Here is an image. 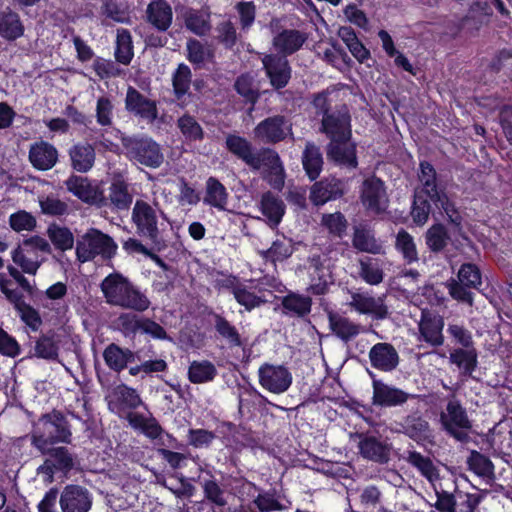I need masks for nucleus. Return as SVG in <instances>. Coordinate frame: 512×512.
<instances>
[{"instance_id":"obj_1","label":"nucleus","mask_w":512,"mask_h":512,"mask_svg":"<svg viewBox=\"0 0 512 512\" xmlns=\"http://www.w3.org/2000/svg\"><path fill=\"white\" fill-rule=\"evenodd\" d=\"M101 292L107 304L123 310L143 313L151 301L138 285L120 272L109 273L100 283Z\"/></svg>"},{"instance_id":"obj_2","label":"nucleus","mask_w":512,"mask_h":512,"mask_svg":"<svg viewBox=\"0 0 512 512\" xmlns=\"http://www.w3.org/2000/svg\"><path fill=\"white\" fill-rule=\"evenodd\" d=\"M71 441V425L65 415L56 409L43 414L31 434V444L39 452H44V449L49 445L70 444Z\"/></svg>"},{"instance_id":"obj_3","label":"nucleus","mask_w":512,"mask_h":512,"mask_svg":"<svg viewBox=\"0 0 512 512\" xmlns=\"http://www.w3.org/2000/svg\"><path fill=\"white\" fill-rule=\"evenodd\" d=\"M118 250L114 239L97 228H90L76 242V257L84 263L94 260L97 256L105 261L113 259Z\"/></svg>"},{"instance_id":"obj_4","label":"nucleus","mask_w":512,"mask_h":512,"mask_svg":"<svg viewBox=\"0 0 512 512\" xmlns=\"http://www.w3.org/2000/svg\"><path fill=\"white\" fill-rule=\"evenodd\" d=\"M482 285V272L474 263H463L457 273V279L450 278L446 282L449 295L452 299L472 306L474 293L471 289L480 290Z\"/></svg>"},{"instance_id":"obj_5","label":"nucleus","mask_w":512,"mask_h":512,"mask_svg":"<svg viewBox=\"0 0 512 512\" xmlns=\"http://www.w3.org/2000/svg\"><path fill=\"white\" fill-rule=\"evenodd\" d=\"M122 145L127 157L140 165L157 169L164 162L160 144L148 136H131L123 138Z\"/></svg>"},{"instance_id":"obj_6","label":"nucleus","mask_w":512,"mask_h":512,"mask_svg":"<svg viewBox=\"0 0 512 512\" xmlns=\"http://www.w3.org/2000/svg\"><path fill=\"white\" fill-rule=\"evenodd\" d=\"M126 420L135 431H139L146 438L156 441L161 447L179 449L183 446L173 434L167 432L161 426L152 414L146 417L141 413H129Z\"/></svg>"},{"instance_id":"obj_7","label":"nucleus","mask_w":512,"mask_h":512,"mask_svg":"<svg viewBox=\"0 0 512 512\" xmlns=\"http://www.w3.org/2000/svg\"><path fill=\"white\" fill-rule=\"evenodd\" d=\"M440 422L444 431L455 440L461 443L470 440L468 432L472 429V422L459 400L448 401L446 413L440 415Z\"/></svg>"},{"instance_id":"obj_8","label":"nucleus","mask_w":512,"mask_h":512,"mask_svg":"<svg viewBox=\"0 0 512 512\" xmlns=\"http://www.w3.org/2000/svg\"><path fill=\"white\" fill-rule=\"evenodd\" d=\"M131 219L140 238L147 240L153 246L161 243L157 212L152 205L142 199L136 200Z\"/></svg>"},{"instance_id":"obj_9","label":"nucleus","mask_w":512,"mask_h":512,"mask_svg":"<svg viewBox=\"0 0 512 512\" xmlns=\"http://www.w3.org/2000/svg\"><path fill=\"white\" fill-rule=\"evenodd\" d=\"M253 133L261 143L275 145L293 137V123L285 115L275 114L261 120Z\"/></svg>"},{"instance_id":"obj_10","label":"nucleus","mask_w":512,"mask_h":512,"mask_svg":"<svg viewBox=\"0 0 512 512\" xmlns=\"http://www.w3.org/2000/svg\"><path fill=\"white\" fill-rule=\"evenodd\" d=\"M12 280L4 273H0V291L6 300L13 305L20 320L32 331L37 332L43 324L41 315L37 309L24 301V296L17 289H12Z\"/></svg>"},{"instance_id":"obj_11","label":"nucleus","mask_w":512,"mask_h":512,"mask_svg":"<svg viewBox=\"0 0 512 512\" xmlns=\"http://www.w3.org/2000/svg\"><path fill=\"white\" fill-rule=\"evenodd\" d=\"M273 34L272 46L277 55L285 58L298 52L308 39L307 33L297 29H282L281 19L273 17L268 25Z\"/></svg>"},{"instance_id":"obj_12","label":"nucleus","mask_w":512,"mask_h":512,"mask_svg":"<svg viewBox=\"0 0 512 512\" xmlns=\"http://www.w3.org/2000/svg\"><path fill=\"white\" fill-rule=\"evenodd\" d=\"M261 63L270 86L280 93L292 79V67L288 58L284 55L268 53L261 58Z\"/></svg>"},{"instance_id":"obj_13","label":"nucleus","mask_w":512,"mask_h":512,"mask_svg":"<svg viewBox=\"0 0 512 512\" xmlns=\"http://www.w3.org/2000/svg\"><path fill=\"white\" fill-rule=\"evenodd\" d=\"M258 156V164L252 166L251 169L263 168V179L272 188L281 190L285 183V169L278 152L272 148L263 147L258 150Z\"/></svg>"},{"instance_id":"obj_14","label":"nucleus","mask_w":512,"mask_h":512,"mask_svg":"<svg viewBox=\"0 0 512 512\" xmlns=\"http://www.w3.org/2000/svg\"><path fill=\"white\" fill-rule=\"evenodd\" d=\"M360 199L367 210L375 214L384 213L388 204L384 181L376 175L364 179L360 190Z\"/></svg>"},{"instance_id":"obj_15","label":"nucleus","mask_w":512,"mask_h":512,"mask_svg":"<svg viewBox=\"0 0 512 512\" xmlns=\"http://www.w3.org/2000/svg\"><path fill=\"white\" fill-rule=\"evenodd\" d=\"M259 384L274 394L286 392L292 384V375L283 365L263 363L258 369Z\"/></svg>"},{"instance_id":"obj_16","label":"nucleus","mask_w":512,"mask_h":512,"mask_svg":"<svg viewBox=\"0 0 512 512\" xmlns=\"http://www.w3.org/2000/svg\"><path fill=\"white\" fill-rule=\"evenodd\" d=\"M320 132L331 141L352 137L351 115L346 105L335 109L331 114L321 119Z\"/></svg>"},{"instance_id":"obj_17","label":"nucleus","mask_w":512,"mask_h":512,"mask_svg":"<svg viewBox=\"0 0 512 512\" xmlns=\"http://www.w3.org/2000/svg\"><path fill=\"white\" fill-rule=\"evenodd\" d=\"M400 432L416 442L419 446L435 445L434 431L430 423L420 414L413 413L403 418Z\"/></svg>"},{"instance_id":"obj_18","label":"nucleus","mask_w":512,"mask_h":512,"mask_svg":"<svg viewBox=\"0 0 512 512\" xmlns=\"http://www.w3.org/2000/svg\"><path fill=\"white\" fill-rule=\"evenodd\" d=\"M326 155L329 161L348 169L358 166L357 145L352 137L332 139L326 146Z\"/></svg>"},{"instance_id":"obj_19","label":"nucleus","mask_w":512,"mask_h":512,"mask_svg":"<svg viewBox=\"0 0 512 512\" xmlns=\"http://www.w3.org/2000/svg\"><path fill=\"white\" fill-rule=\"evenodd\" d=\"M92 500L87 488L69 484L62 490L59 504L62 512H88L92 507Z\"/></svg>"},{"instance_id":"obj_20","label":"nucleus","mask_w":512,"mask_h":512,"mask_svg":"<svg viewBox=\"0 0 512 512\" xmlns=\"http://www.w3.org/2000/svg\"><path fill=\"white\" fill-rule=\"evenodd\" d=\"M346 193V184L334 176L316 181L310 188L309 199L315 206L341 198Z\"/></svg>"},{"instance_id":"obj_21","label":"nucleus","mask_w":512,"mask_h":512,"mask_svg":"<svg viewBox=\"0 0 512 512\" xmlns=\"http://www.w3.org/2000/svg\"><path fill=\"white\" fill-rule=\"evenodd\" d=\"M144 405L139 392L121 383L113 389L112 400L109 402V409L119 416L125 414V418L129 413H135L138 407Z\"/></svg>"},{"instance_id":"obj_22","label":"nucleus","mask_w":512,"mask_h":512,"mask_svg":"<svg viewBox=\"0 0 512 512\" xmlns=\"http://www.w3.org/2000/svg\"><path fill=\"white\" fill-rule=\"evenodd\" d=\"M125 109L130 114L153 122L158 117L157 103L133 86H128L125 97Z\"/></svg>"},{"instance_id":"obj_23","label":"nucleus","mask_w":512,"mask_h":512,"mask_svg":"<svg viewBox=\"0 0 512 512\" xmlns=\"http://www.w3.org/2000/svg\"><path fill=\"white\" fill-rule=\"evenodd\" d=\"M444 318L436 311L422 309L419 322V332L423 340L433 347L444 344Z\"/></svg>"},{"instance_id":"obj_24","label":"nucleus","mask_w":512,"mask_h":512,"mask_svg":"<svg viewBox=\"0 0 512 512\" xmlns=\"http://www.w3.org/2000/svg\"><path fill=\"white\" fill-rule=\"evenodd\" d=\"M372 387V404L378 407L400 406L408 399L419 397L418 395L409 394L400 388L390 386L379 380H374Z\"/></svg>"},{"instance_id":"obj_25","label":"nucleus","mask_w":512,"mask_h":512,"mask_svg":"<svg viewBox=\"0 0 512 512\" xmlns=\"http://www.w3.org/2000/svg\"><path fill=\"white\" fill-rule=\"evenodd\" d=\"M56 147L44 140L36 141L30 145L28 158L32 167L38 171L52 169L58 161Z\"/></svg>"},{"instance_id":"obj_26","label":"nucleus","mask_w":512,"mask_h":512,"mask_svg":"<svg viewBox=\"0 0 512 512\" xmlns=\"http://www.w3.org/2000/svg\"><path fill=\"white\" fill-rule=\"evenodd\" d=\"M369 360L373 368L383 372H391L397 368L400 358L392 344L378 342L371 347Z\"/></svg>"},{"instance_id":"obj_27","label":"nucleus","mask_w":512,"mask_h":512,"mask_svg":"<svg viewBox=\"0 0 512 512\" xmlns=\"http://www.w3.org/2000/svg\"><path fill=\"white\" fill-rule=\"evenodd\" d=\"M351 299V306L360 314L371 315L375 320H384L389 316L388 307L382 297L353 293Z\"/></svg>"},{"instance_id":"obj_28","label":"nucleus","mask_w":512,"mask_h":512,"mask_svg":"<svg viewBox=\"0 0 512 512\" xmlns=\"http://www.w3.org/2000/svg\"><path fill=\"white\" fill-rule=\"evenodd\" d=\"M226 150L236 158L243 161L250 168L258 164V150L255 152L253 144L244 136L229 133L225 137Z\"/></svg>"},{"instance_id":"obj_29","label":"nucleus","mask_w":512,"mask_h":512,"mask_svg":"<svg viewBox=\"0 0 512 512\" xmlns=\"http://www.w3.org/2000/svg\"><path fill=\"white\" fill-rule=\"evenodd\" d=\"M102 356L107 367L116 373L125 370L128 365L135 362L136 359L140 360L137 352L127 347H121L116 343L108 344Z\"/></svg>"},{"instance_id":"obj_30","label":"nucleus","mask_w":512,"mask_h":512,"mask_svg":"<svg viewBox=\"0 0 512 512\" xmlns=\"http://www.w3.org/2000/svg\"><path fill=\"white\" fill-rule=\"evenodd\" d=\"M68 156L74 171L87 173L95 164V147L88 142H77L68 149Z\"/></svg>"},{"instance_id":"obj_31","label":"nucleus","mask_w":512,"mask_h":512,"mask_svg":"<svg viewBox=\"0 0 512 512\" xmlns=\"http://www.w3.org/2000/svg\"><path fill=\"white\" fill-rule=\"evenodd\" d=\"M440 214L445 217L455 232L463 229V217L455 201L448 195L447 189L430 199Z\"/></svg>"},{"instance_id":"obj_32","label":"nucleus","mask_w":512,"mask_h":512,"mask_svg":"<svg viewBox=\"0 0 512 512\" xmlns=\"http://www.w3.org/2000/svg\"><path fill=\"white\" fill-rule=\"evenodd\" d=\"M146 20L159 32H166L173 22L171 5L165 0L151 1L146 9Z\"/></svg>"},{"instance_id":"obj_33","label":"nucleus","mask_w":512,"mask_h":512,"mask_svg":"<svg viewBox=\"0 0 512 512\" xmlns=\"http://www.w3.org/2000/svg\"><path fill=\"white\" fill-rule=\"evenodd\" d=\"M312 298L297 292L289 291L281 299V309L285 316L303 319L312 310Z\"/></svg>"},{"instance_id":"obj_34","label":"nucleus","mask_w":512,"mask_h":512,"mask_svg":"<svg viewBox=\"0 0 512 512\" xmlns=\"http://www.w3.org/2000/svg\"><path fill=\"white\" fill-rule=\"evenodd\" d=\"M286 206L281 198L267 191L262 194L260 211L271 229H277L285 214Z\"/></svg>"},{"instance_id":"obj_35","label":"nucleus","mask_w":512,"mask_h":512,"mask_svg":"<svg viewBox=\"0 0 512 512\" xmlns=\"http://www.w3.org/2000/svg\"><path fill=\"white\" fill-rule=\"evenodd\" d=\"M358 512H384L383 495L380 489L373 484L367 485L356 490L354 498Z\"/></svg>"},{"instance_id":"obj_36","label":"nucleus","mask_w":512,"mask_h":512,"mask_svg":"<svg viewBox=\"0 0 512 512\" xmlns=\"http://www.w3.org/2000/svg\"><path fill=\"white\" fill-rule=\"evenodd\" d=\"M42 455H48L49 458L45 460L44 466L49 469L51 473L54 471L68 473L74 467L73 455L69 452L67 447H46Z\"/></svg>"},{"instance_id":"obj_37","label":"nucleus","mask_w":512,"mask_h":512,"mask_svg":"<svg viewBox=\"0 0 512 512\" xmlns=\"http://www.w3.org/2000/svg\"><path fill=\"white\" fill-rule=\"evenodd\" d=\"M229 193L224 184L216 177L210 176L206 180L203 203L219 211L226 210Z\"/></svg>"},{"instance_id":"obj_38","label":"nucleus","mask_w":512,"mask_h":512,"mask_svg":"<svg viewBox=\"0 0 512 512\" xmlns=\"http://www.w3.org/2000/svg\"><path fill=\"white\" fill-rule=\"evenodd\" d=\"M222 479L229 493L233 494L242 502L250 501L259 491L256 484L239 474H229Z\"/></svg>"},{"instance_id":"obj_39","label":"nucleus","mask_w":512,"mask_h":512,"mask_svg":"<svg viewBox=\"0 0 512 512\" xmlns=\"http://www.w3.org/2000/svg\"><path fill=\"white\" fill-rule=\"evenodd\" d=\"M329 327L334 335L343 342H349L360 333V325L352 322L349 318L329 311L327 314Z\"/></svg>"},{"instance_id":"obj_40","label":"nucleus","mask_w":512,"mask_h":512,"mask_svg":"<svg viewBox=\"0 0 512 512\" xmlns=\"http://www.w3.org/2000/svg\"><path fill=\"white\" fill-rule=\"evenodd\" d=\"M358 447L360 454L368 460L380 464L386 463L389 460L387 446L375 436H361Z\"/></svg>"},{"instance_id":"obj_41","label":"nucleus","mask_w":512,"mask_h":512,"mask_svg":"<svg viewBox=\"0 0 512 512\" xmlns=\"http://www.w3.org/2000/svg\"><path fill=\"white\" fill-rule=\"evenodd\" d=\"M25 27L17 12L7 8L0 12V37L7 41H15L22 37Z\"/></svg>"},{"instance_id":"obj_42","label":"nucleus","mask_w":512,"mask_h":512,"mask_svg":"<svg viewBox=\"0 0 512 512\" xmlns=\"http://www.w3.org/2000/svg\"><path fill=\"white\" fill-rule=\"evenodd\" d=\"M449 360L456 365L461 376L471 377L478 365V353L473 347L456 348L450 353Z\"/></svg>"},{"instance_id":"obj_43","label":"nucleus","mask_w":512,"mask_h":512,"mask_svg":"<svg viewBox=\"0 0 512 512\" xmlns=\"http://www.w3.org/2000/svg\"><path fill=\"white\" fill-rule=\"evenodd\" d=\"M418 179L422 184V188L417 191L426 193L429 199L446 189L445 185L438 182L437 172L434 166L426 160L420 161L419 163Z\"/></svg>"},{"instance_id":"obj_44","label":"nucleus","mask_w":512,"mask_h":512,"mask_svg":"<svg viewBox=\"0 0 512 512\" xmlns=\"http://www.w3.org/2000/svg\"><path fill=\"white\" fill-rule=\"evenodd\" d=\"M65 186L70 193L84 203L93 204L97 201V190L87 177L72 174L65 181Z\"/></svg>"},{"instance_id":"obj_45","label":"nucleus","mask_w":512,"mask_h":512,"mask_svg":"<svg viewBox=\"0 0 512 512\" xmlns=\"http://www.w3.org/2000/svg\"><path fill=\"white\" fill-rule=\"evenodd\" d=\"M59 351L57 336L50 330L36 339L33 356L47 361H59Z\"/></svg>"},{"instance_id":"obj_46","label":"nucleus","mask_w":512,"mask_h":512,"mask_svg":"<svg viewBox=\"0 0 512 512\" xmlns=\"http://www.w3.org/2000/svg\"><path fill=\"white\" fill-rule=\"evenodd\" d=\"M406 461L430 484L434 485L440 479L439 470L430 457L424 456L418 451L409 450L407 451Z\"/></svg>"},{"instance_id":"obj_47","label":"nucleus","mask_w":512,"mask_h":512,"mask_svg":"<svg viewBox=\"0 0 512 512\" xmlns=\"http://www.w3.org/2000/svg\"><path fill=\"white\" fill-rule=\"evenodd\" d=\"M323 156L320 148L313 142H307L302 153V165L307 177L316 180L323 169Z\"/></svg>"},{"instance_id":"obj_48","label":"nucleus","mask_w":512,"mask_h":512,"mask_svg":"<svg viewBox=\"0 0 512 512\" xmlns=\"http://www.w3.org/2000/svg\"><path fill=\"white\" fill-rule=\"evenodd\" d=\"M338 36L345 43L353 57L359 62L364 63L370 57L369 49L357 37L355 30L350 26H342L338 30Z\"/></svg>"},{"instance_id":"obj_49","label":"nucleus","mask_w":512,"mask_h":512,"mask_svg":"<svg viewBox=\"0 0 512 512\" xmlns=\"http://www.w3.org/2000/svg\"><path fill=\"white\" fill-rule=\"evenodd\" d=\"M214 330L217 337L233 347L243 346L242 337L238 329L221 314L213 313Z\"/></svg>"},{"instance_id":"obj_50","label":"nucleus","mask_w":512,"mask_h":512,"mask_svg":"<svg viewBox=\"0 0 512 512\" xmlns=\"http://www.w3.org/2000/svg\"><path fill=\"white\" fill-rule=\"evenodd\" d=\"M424 238L429 251L436 254L442 252L451 240L447 227L441 222L432 224L425 232Z\"/></svg>"},{"instance_id":"obj_51","label":"nucleus","mask_w":512,"mask_h":512,"mask_svg":"<svg viewBox=\"0 0 512 512\" xmlns=\"http://www.w3.org/2000/svg\"><path fill=\"white\" fill-rule=\"evenodd\" d=\"M333 284L334 278L332 274L322 265H317L310 275V284L306 291L313 296H324L329 293L330 286Z\"/></svg>"},{"instance_id":"obj_52","label":"nucleus","mask_w":512,"mask_h":512,"mask_svg":"<svg viewBox=\"0 0 512 512\" xmlns=\"http://www.w3.org/2000/svg\"><path fill=\"white\" fill-rule=\"evenodd\" d=\"M218 371L215 365L209 360H194L188 367V380L193 384L211 382L217 376Z\"/></svg>"},{"instance_id":"obj_53","label":"nucleus","mask_w":512,"mask_h":512,"mask_svg":"<svg viewBox=\"0 0 512 512\" xmlns=\"http://www.w3.org/2000/svg\"><path fill=\"white\" fill-rule=\"evenodd\" d=\"M143 316L134 311L121 312L114 320V329L126 338H134L140 333Z\"/></svg>"},{"instance_id":"obj_54","label":"nucleus","mask_w":512,"mask_h":512,"mask_svg":"<svg viewBox=\"0 0 512 512\" xmlns=\"http://www.w3.org/2000/svg\"><path fill=\"white\" fill-rule=\"evenodd\" d=\"M109 199L111 204L119 209H128L133 196L130 194L127 182L122 177H116L109 187Z\"/></svg>"},{"instance_id":"obj_55","label":"nucleus","mask_w":512,"mask_h":512,"mask_svg":"<svg viewBox=\"0 0 512 512\" xmlns=\"http://www.w3.org/2000/svg\"><path fill=\"white\" fill-rule=\"evenodd\" d=\"M114 56L116 61L123 65H129L134 57L132 36L125 28L117 30Z\"/></svg>"},{"instance_id":"obj_56","label":"nucleus","mask_w":512,"mask_h":512,"mask_svg":"<svg viewBox=\"0 0 512 512\" xmlns=\"http://www.w3.org/2000/svg\"><path fill=\"white\" fill-rule=\"evenodd\" d=\"M177 128L188 142H200L205 138V132L196 118L185 113L177 119Z\"/></svg>"},{"instance_id":"obj_57","label":"nucleus","mask_w":512,"mask_h":512,"mask_svg":"<svg viewBox=\"0 0 512 512\" xmlns=\"http://www.w3.org/2000/svg\"><path fill=\"white\" fill-rule=\"evenodd\" d=\"M467 466L470 471L482 478H494V464L489 457L477 450H471L467 458Z\"/></svg>"},{"instance_id":"obj_58","label":"nucleus","mask_w":512,"mask_h":512,"mask_svg":"<svg viewBox=\"0 0 512 512\" xmlns=\"http://www.w3.org/2000/svg\"><path fill=\"white\" fill-rule=\"evenodd\" d=\"M291 239H276L270 248L259 252L261 258L272 263L283 262L293 254Z\"/></svg>"},{"instance_id":"obj_59","label":"nucleus","mask_w":512,"mask_h":512,"mask_svg":"<svg viewBox=\"0 0 512 512\" xmlns=\"http://www.w3.org/2000/svg\"><path fill=\"white\" fill-rule=\"evenodd\" d=\"M210 477L203 479L200 482L203 490L204 498L211 504L217 507H224L227 505V498L225 496V489L216 480L213 474L209 472Z\"/></svg>"},{"instance_id":"obj_60","label":"nucleus","mask_w":512,"mask_h":512,"mask_svg":"<svg viewBox=\"0 0 512 512\" xmlns=\"http://www.w3.org/2000/svg\"><path fill=\"white\" fill-rule=\"evenodd\" d=\"M431 204L433 203L426 193L414 192L410 215L416 225L423 226L428 221L432 208Z\"/></svg>"},{"instance_id":"obj_61","label":"nucleus","mask_w":512,"mask_h":512,"mask_svg":"<svg viewBox=\"0 0 512 512\" xmlns=\"http://www.w3.org/2000/svg\"><path fill=\"white\" fill-rule=\"evenodd\" d=\"M47 235L55 249L59 251L65 252L74 246V235L68 227L51 224L47 229Z\"/></svg>"},{"instance_id":"obj_62","label":"nucleus","mask_w":512,"mask_h":512,"mask_svg":"<svg viewBox=\"0 0 512 512\" xmlns=\"http://www.w3.org/2000/svg\"><path fill=\"white\" fill-rule=\"evenodd\" d=\"M353 247L360 252L378 253L380 246L374 235L365 226H355L352 238Z\"/></svg>"},{"instance_id":"obj_63","label":"nucleus","mask_w":512,"mask_h":512,"mask_svg":"<svg viewBox=\"0 0 512 512\" xmlns=\"http://www.w3.org/2000/svg\"><path fill=\"white\" fill-rule=\"evenodd\" d=\"M395 248L401 253L406 263L411 264L418 261L419 257L414 238L403 228L396 235Z\"/></svg>"},{"instance_id":"obj_64","label":"nucleus","mask_w":512,"mask_h":512,"mask_svg":"<svg viewBox=\"0 0 512 512\" xmlns=\"http://www.w3.org/2000/svg\"><path fill=\"white\" fill-rule=\"evenodd\" d=\"M214 39L226 50H232L238 42V33L234 23L231 20L217 23Z\"/></svg>"}]
</instances>
